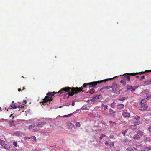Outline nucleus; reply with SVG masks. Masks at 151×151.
<instances>
[{
	"mask_svg": "<svg viewBox=\"0 0 151 151\" xmlns=\"http://www.w3.org/2000/svg\"><path fill=\"white\" fill-rule=\"evenodd\" d=\"M24 102L25 104H26V101H24Z\"/></svg>",
	"mask_w": 151,
	"mask_h": 151,
	"instance_id": "53",
	"label": "nucleus"
},
{
	"mask_svg": "<svg viewBox=\"0 0 151 151\" xmlns=\"http://www.w3.org/2000/svg\"><path fill=\"white\" fill-rule=\"evenodd\" d=\"M130 90H131V91L132 92H133L135 90V89L133 88L132 87V88H131Z\"/></svg>",
	"mask_w": 151,
	"mask_h": 151,
	"instance_id": "39",
	"label": "nucleus"
},
{
	"mask_svg": "<svg viewBox=\"0 0 151 151\" xmlns=\"http://www.w3.org/2000/svg\"><path fill=\"white\" fill-rule=\"evenodd\" d=\"M113 78H110L109 79H106L101 81H96L92 82L87 83H84L82 86L81 87H67L64 88L60 90L58 93H60V96L65 95L66 94L68 95V96H73L75 94H76L78 92L83 91V89L85 87H87L88 86H89V88H94L96 85L98 84H99L104 82L105 83L109 80H112Z\"/></svg>",
	"mask_w": 151,
	"mask_h": 151,
	"instance_id": "1",
	"label": "nucleus"
},
{
	"mask_svg": "<svg viewBox=\"0 0 151 151\" xmlns=\"http://www.w3.org/2000/svg\"><path fill=\"white\" fill-rule=\"evenodd\" d=\"M57 93V92H49L47 94V96H45L44 98L43 99L42 103H47L48 101L50 102L51 101H52L53 100V98L52 97L55 94Z\"/></svg>",
	"mask_w": 151,
	"mask_h": 151,
	"instance_id": "3",
	"label": "nucleus"
},
{
	"mask_svg": "<svg viewBox=\"0 0 151 151\" xmlns=\"http://www.w3.org/2000/svg\"><path fill=\"white\" fill-rule=\"evenodd\" d=\"M21 134L20 132H17L15 133V134L16 135H19Z\"/></svg>",
	"mask_w": 151,
	"mask_h": 151,
	"instance_id": "36",
	"label": "nucleus"
},
{
	"mask_svg": "<svg viewBox=\"0 0 151 151\" xmlns=\"http://www.w3.org/2000/svg\"><path fill=\"white\" fill-rule=\"evenodd\" d=\"M24 107V106H23L20 105L19 106H18V108H23Z\"/></svg>",
	"mask_w": 151,
	"mask_h": 151,
	"instance_id": "45",
	"label": "nucleus"
},
{
	"mask_svg": "<svg viewBox=\"0 0 151 151\" xmlns=\"http://www.w3.org/2000/svg\"><path fill=\"white\" fill-rule=\"evenodd\" d=\"M135 119H136L137 120L139 121V120L140 117L138 116V115H136L134 117Z\"/></svg>",
	"mask_w": 151,
	"mask_h": 151,
	"instance_id": "25",
	"label": "nucleus"
},
{
	"mask_svg": "<svg viewBox=\"0 0 151 151\" xmlns=\"http://www.w3.org/2000/svg\"><path fill=\"white\" fill-rule=\"evenodd\" d=\"M150 81V82H151V79H150L149 80Z\"/></svg>",
	"mask_w": 151,
	"mask_h": 151,
	"instance_id": "54",
	"label": "nucleus"
},
{
	"mask_svg": "<svg viewBox=\"0 0 151 151\" xmlns=\"http://www.w3.org/2000/svg\"><path fill=\"white\" fill-rule=\"evenodd\" d=\"M136 146H137V144H136Z\"/></svg>",
	"mask_w": 151,
	"mask_h": 151,
	"instance_id": "60",
	"label": "nucleus"
},
{
	"mask_svg": "<svg viewBox=\"0 0 151 151\" xmlns=\"http://www.w3.org/2000/svg\"><path fill=\"white\" fill-rule=\"evenodd\" d=\"M4 148L7 150H9L10 148V146L8 144H5L4 145Z\"/></svg>",
	"mask_w": 151,
	"mask_h": 151,
	"instance_id": "19",
	"label": "nucleus"
},
{
	"mask_svg": "<svg viewBox=\"0 0 151 151\" xmlns=\"http://www.w3.org/2000/svg\"><path fill=\"white\" fill-rule=\"evenodd\" d=\"M34 151H39L38 150H37L36 149H35L34 150Z\"/></svg>",
	"mask_w": 151,
	"mask_h": 151,
	"instance_id": "50",
	"label": "nucleus"
},
{
	"mask_svg": "<svg viewBox=\"0 0 151 151\" xmlns=\"http://www.w3.org/2000/svg\"><path fill=\"white\" fill-rule=\"evenodd\" d=\"M151 72V70H146L145 72H141L138 73H127L123 75L124 76L123 78L125 80H127L128 81H129L130 80V77L129 76H134L137 74H142L144 73L145 72Z\"/></svg>",
	"mask_w": 151,
	"mask_h": 151,
	"instance_id": "2",
	"label": "nucleus"
},
{
	"mask_svg": "<svg viewBox=\"0 0 151 151\" xmlns=\"http://www.w3.org/2000/svg\"><path fill=\"white\" fill-rule=\"evenodd\" d=\"M144 84L145 85H146L151 84V82L149 80L148 81H145L144 83Z\"/></svg>",
	"mask_w": 151,
	"mask_h": 151,
	"instance_id": "20",
	"label": "nucleus"
},
{
	"mask_svg": "<svg viewBox=\"0 0 151 151\" xmlns=\"http://www.w3.org/2000/svg\"><path fill=\"white\" fill-rule=\"evenodd\" d=\"M126 99V97H123L120 98L119 99H118L120 101H124V100H125Z\"/></svg>",
	"mask_w": 151,
	"mask_h": 151,
	"instance_id": "29",
	"label": "nucleus"
},
{
	"mask_svg": "<svg viewBox=\"0 0 151 151\" xmlns=\"http://www.w3.org/2000/svg\"><path fill=\"white\" fill-rule=\"evenodd\" d=\"M32 139L33 140H35V141H36V138L35 137V136H34V137H31V138H32Z\"/></svg>",
	"mask_w": 151,
	"mask_h": 151,
	"instance_id": "42",
	"label": "nucleus"
},
{
	"mask_svg": "<svg viewBox=\"0 0 151 151\" xmlns=\"http://www.w3.org/2000/svg\"><path fill=\"white\" fill-rule=\"evenodd\" d=\"M1 108L0 107V110H1Z\"/></svg>",
	"mask_w": 151,
	"mask_h": 151,
	"instance_id": "55",
	"label": "nucleus"
},
{
	"mask_svg": "<svg viewBox=\"0 0 151 151\" xmlns=\"http://www.w3.org/2000/svg\"><path fill=\"white\" fill-rule=\"evenodd\" d=\"M115 77H114L113 78H115Z\"/></svg>",
	"mask_w": 151,
	"mask_h": 151,
	"instance_id": "57",
	"label": "nucleus"
},
{
	"mask_svg": "<svg viewBox=\"0 0 151 151\" xmlns=\"http://www.w3.org/2000/svg\"><path fill=\"white\" fill-rule=\"evenodd\" d=\"M46 124V122L45 121H40L35 124L36 127L41 128Z\"/></svg>",
	"mask_w": 151,
	"mask_h": 151,
	"instance_id": "4",
	"label": "nucleus"
},
{
	"mask_svg": "<svg viewBox=\"0 0 151 151\" xmlns=\"http://www.w3.org/2000/svg\"><path fill=\"white\" fill-rule=\"evenodd\" d=\"M111 87H112L111 86H106L104 87V88H106V89L107 90L110 89V88H111Z\"/></svg>",
	"mask_w": 151,
	"mask_h": 151,
	"instance_id": "28",
	"label": "nucleus"
},
{
	"mask_svg": "<svg viewBox=\"0 0 151 151\" xmlns=\"http://www.w3.org/2000/svg\"><path fill=\"white\" fill-rule=\"evenodd\" d=\"M128 90H130L132 88V86H131L127 85L126 86Z\"/></svg>",
	"mask_w": 151,
	"mask_h": 151,
	"instance_id": "24",
	"label": "nucleus"
},
{
	"mask_svg": "<svg viewBox=\"0 0 151 151\" xmlns=\"http://www.w3.org/2000/svg\"><path fill=\"white\" fill-rule=\"evenodd\" d=\"M113 91H118L119 89V87L116 83H113L112 86H111Z\"/></svg>",
	"mask_w": 151,
	"mask_h": 151,
	"instance_id": "5",
	"label": "nucleus"
},
{
	"mask_svg": "<svg viewBox=\"0 0 151 151\" xmlns=\"http://www.w3.org/2000/svg\"><path fill=\"white\" fill-rule=\"evenodd\" d=\"M25 89V88L24 87H23L22 88V91H23Z\"/></svg>",
	"mask_w": 151,
	"mask_h": 151,
	"instance_id": "49",
	"label": "nucleus"
},
{
	"mask_svg": "<svg viewBox=\"0 0 151 151\" xmlns=\"http://www.w3.org/2000/svg\"><path fill=\"white\" fill-rule=\"evenodd\" d=\"M13 114H11L10 116V117H11V116H12Z\"/></svg>",
	"mask_w": 151,
	"mask_h": 151,
	"instance_id": "52",
	"label": "nucleus"
},
{
	"mask_svg": "<svg viewBox=\"0 0 151 151\" xmlns=\"http://www.w3.org/2000/svg\"><path fill=\"white\" fill-rule=\"evenodd\" d=\"M4 144V141L3 140H0V145H3Z\"/></svg>",
	"mask_w": 151,
	"mask_h": 151,
	"instance_id": "30",
	"label": "nucleus"
},
{
	"mask_svg": "<svg viewBox=\"0 0 151 151\" xmlns=\"http://www.w3.org/2000/svg\"><path fill=\"white\" fill-rule=\"evenodd\" d=\"M116 103L115 101H114L113 103H111L110 105V106L113 108H114L115 107Z\"/></svg>",
	"mask_w": 151,
	"mask_h": 151,
	"instance_id": "16",
	"label": "nucleus"
},
{
	"mask_svg": "<svg viewBox=\"0 0 151 151\" xmlns=\"http://www.w3.org/2000/svg\"><path fill=\"white\" fill-rule=\"evenodd\" d=\"M69 126L71 128H70L71 129H72V128L74 127V125L72 123H70L69 124Z\"/></svg>",
	"mask_w": 151,
	"mask_h": 151,
	"instance_id": "34",
	"label": "nucleus"
},
{
	"mask_svg": "<svg viewBox=\"0 0 151 151\" xmlns=\"http://www.w3.org/2000/svg\"><path fill=\"white\" fill-rule=\"evenodd\" d=\"M147 100L145 99H142L141 101V104H145V103H146Z\"/></svg>",
	"mask_w": 151,
	"mask_h": 151,
	"instance_id": "26",
	"label": "nucleus"
},
{
	"mask_svg": "<svg viewBox=\"0 0 151 151\" xmlns=\"http://www.w3.org/2000/svg\"><path fill=\"white\" fill-rule=\"evenodd\" d=\"M120 83L122 84L123 86H124L126 85V82L124 80H121L120 81Z\"/></svg>",
	"mask_w": 151,
	"mask_h": 151,
	"instance_id": "23",
	"label": "nucleus"
},
{
	"mask_svg": "<svg viewBox=\"0 0 151 151\" xmlns=\"http://www.w3.org/2000/svg\"><path fill=\"white\" fill-rule=\"evenodd\" d=\"M106 136V135L105 134H101V136L100 137V140H102L103 138L104 137H105Z\"/></svg>",
	"mask_w": 151,
	"mask_h": 151,
	"instance_id": "27",
	"label": "nucleus"
},
{
	"mask_svg": "<svg viewBox=\"0 0 151 151\" xmlns=\"http://www.w3.org/2000/svg\"><path fill=\"white\" fill-rule=\"evenodd\" d=\"M36 127V125H35V124L33 125H32L29 126V130L32 132H35L36 130H35L34 128H35Z\"/></svg>",
	"mask_w": 151,
	"mask_h": 151,
	"instance_id": "8",
	"label": "nucleus"
},
{
	"mask_svg": "<svg viewBox=\"0 0 151 151\" xmlns=\"http://www.w3.org/2000/svg\"><path fill=\"white\" fill-rule=\"evenodd\" d=\"M116 106L117 109H121L124 107V105L122 104L119 103Z\"/></svg>",
	"mask_w": 151,
	"mask_h": 151,
	"instance_id": "10",
	"label": "nucleus"
},
{
	"mask_svg": "<svg viewBox=\"0 0 151 151\" xmlns=\"http://www.w3.org/2000/svg\"><path fill=\"white\" fill-rule=\"evenodd\" d=\"M94 92H95L93 88H92V89H90V91H89V93L90 94H92L94 93Z\"/></svg>",
	"mask_w": 151,
	"mask_h": 151,
	"instance_id": "21",
	"label": "nucleus"
},
{
	"mask_svg": "<svg viewBox=\"0 0 151 151\" xmlns=\"http://www.w3.org/2000/svg\"><path fill=\"white\" fill-rule=\"evenodd\" d=\"M109 124L111 126L115 127L116 126L117 123L115 122L111 121H109Z\"/></svg>",
	"mask_w": 151,
	"mask_h": 151,
	"instance_id": "11",
	"label": "nucleus"
},
{
	"mask_svg": "<svg viewBox=\"0 0 151 151\" xmlns=\"http://www.w3.org/2000/svg\"><path fill=\"white\" fill-rule=\"evenodd\" d=\"M105 144L106 145H108L109 143L107 142V141H106L105 143Z\"/></svg>",
	"mask_w": 151,
	"mask_h": 151,
	"instance_id": "46",
	"label": "nucleus"
},
{
	"mask_svg": "<svg viewBox=\"0 0 151 151\" xmlns=\"http://www.w3.org/2000/svg\"><path fill=\"white\" fill-rule=\"evenodd\" d=\"M145 140L146 141H149V142L151 141V138H150L149 137H147L146 138Z\"/></svg>",
	"mask_w": 151,
	"mask_h": 151,
	"instance_id": "31",
	"label": "nucleus"
},
{
	"mask_svg": "<svg viewBox=\"0 0 151 151\" xmlns=\"http://www.w3.org/2000/svg\"><path fill=\"white\" fill-rule=\"evenodd\" d=\"M10 106L12 108L14 109L17 108V106L13 103Z\"/></svg>",
	"mask_w": 151,
	"mask_h": 151,
	"instance_id": "22",
	"label": "nucleus"
},
{
	"mask_svg": "<svg viewBox=\"0 0 151 151\" xmlns=\"http://www.w3.org/2000/svg\"><path fill=\"white\" fill-rule=\"evenodd\" d=\"M142 123L140 121H134L133 122L134 125V126H137L139 125Z\"/></svg>",
	"mask_w": 151,
	"mask_h": 151,
	"instance_id": "14",
	"label": "nucleus"
},
{
	"mask_svg": "<svg viewBox=\"0 0 151 151\" xmlns=\"http://www.w3.org/2000/svg\"><path fill=\"white\" fill-rule=\"evenodd\" d=\"M13 145L15 147H17V143L16 142H14Z\"/></svg>",
	"mask_w": 151,
	"mask_h": 151,
	"instance_id": "38",
	"label": "nucleus"
},
{
	"mask_svg": "<svg viewBox=\"0 0 151 151\" xmlns=\"http://www.w3.org/2000/svg\"><path fill=\"white\" fill-rule=\"evenodd\" d=\"M18 90L19 92H20L21 91V89L20 88L18 89Z\"/></svg>",
	"mask_w": 151,
	"mask_h": 151,
	"instance_id": "48",
	"label": "nucleus"
},
{
	"mask_svg": "<svg viewBox=\"0 0 151 151\" xmlns=\"http://www.w3.org/2000/svg\"><path fill=\"white\" fill-rule=\"evenodd\" d=\"M104 88V87L101 88L100 89V91H102V92H104L106 91V88Z\"/></svg>",
	"mask_w": 151,
	"mask_h": 151,
	"instance_id": "32",
	"label": "nucleus"
},
{
	"mask_svg": "<svg viewBox=\"0 0 151 151\" xmlns=\"http://www.w3.org/2000/svg\"><path fill=\"white\" fill-rule=\"evenodd\" d=\"M63 117H68L67 115H65L63 116Z\"/></svg>",
	"mask_w": 151,
	"mask_h": 151,
	"instance_id": "47",
	"label": "nucleus"
},
{
	"mask_svg": "<svg viewBox=\"0 0 151 151\" xmlns=\"http://www.w3.org/2000/svg\"><path fill=\"white\" fill-rule=\"evenodd\" d=\"M109 114L113 117H114L116 115V111L111 109H109Z\"/></svg>",
	"mask_w": 151,
	"mask_h": 151,
	"instance_id": "9",
	"label": "nucleus"
},
{
	"mask_svg": "<svg viewBox=\"0 0 151 151\" xmlns=\"http://www.w3.org/2000/svg\"><path fill=\"white\" fill-rule=\"evenodd\" d=\"M73 115V113H70L69 114L67 115L68 117H69L72 116Z\"/></svg>",
	"mask_w": 151,
	"mask_h": 151,
	"instance_id": "40",
	"label": "nucleus"
},
{
	"mask_svg": "<svg viewBox=\"0 0 151 151\" xmlns=\"http://www.w3.org/2000/svg\"><path fill=\"white\" fill-rule=\"evenodd\" d=\"M9 124L11 127L14 126L15 125V124L14 123V122L13 120L9 121Z\"/></svg>",
	"mask_w": 151,
	"mask_h": 151,
	"instance_id": "17",
	"label": "nucleus"
},
{
	"mask_svg": "<svg viewBox=\"0 0 151 151\" xmlns=\"http://www.w3.org/2000/svg\"><path fill=\"white\" fill-rule=\"evenodd\" d=\"M123 116L125 117H129L130 116L129 113L126 110H124L122 113Z\"/></svg>",
	"mask_w": 151,
	"mask_h": 151,
	"instance_id": "7",
	"label": "nucleus"
},
{
	"mask_svg": "<svg viewBox=\"0 0 151 151\" xmlns=\"http://www.w3.org/2000/svg\"><path fill=\"white\" fill-rule=\"evenodd\" d=\"M31 138V137H25V139H29Z\"/></svg>",
	"mask_w": 151,
	"mask_h": 151,
	"instance_id": "43",
	"label": "nucleus"
},
{
	"mask_svg": "<svg viewBox=\"0 0 151 151\" xmlns=\"http://www.w3.org/2000/svg\"><path fill=\"white\" fill-rule=\"evenodd\" d=\"M107 107L108 106H107V105H105L104 107V110H106L107 108Z\"/></svg>",
	"mask_w": 151,
	"mask_h": 151,
	"instance_id": "37",
	"label": "nucleus"
},
{
	"mask_svg": "<svg viewBox=\"0 0 151 151\" xmlns=\"http://www.w3.org/2000/svg\"><path fill=\"white\" fill-rule=\"evenodd\" d=\"M145 149L146 150H147V151H151V147H145Z\"/></svg>",
	"mask_w": 151,
	"mask_h": 151,
	"instance_id": "35",
	"label": "nucleus"
},
{
	"mask_svg": "<svg viewBox=\"0 0 151 151\" xmlns=\"http://www.w3.org/2000/svg\"><path fill=\"white\" fill-rule=\"evenodd\" d=\"M76 127H79L80 126V124L79 122H77L76 123Z\"/></svg>",
	"mask_w": 151,
	"mask_h": 151,
	"instance_id": "33",
	"label": "nucleus"
},
{
	"mask_svg": "<svg viewBox=\"0 0 151 151\" xmlns=\"http://www.w3.org/2000/svg\"><path fill=\"white\" fill-rule=\"evenodd\" d=\"M137 133L138 135L141 136H142L144 134V132L142 131L139 130L137 132Z\"/></svg>",
	"mask_w": 151,
	"mask_h": 151,
	"instance_id": "15",
	"label": "nucleus"
},
{
	"mask_svg": "<svg viewBox=\"0 0 151 151\" xmlns=\"http://www.w3.org/2000/svg\"><path fill=\"white\" fill-rule=\"evenodd\" d=\"M140 137L138 134H136L133 137V138L134 140H139Z\"/></svg>",
	"mask_w": 151,
	"mask_h": 151,
	"instance_id": "12",
	"label": "nucleus"
},
{
	"mask_svg": "<svg viewBox=\"0 0 151 151\" xmlns=\"http://www.w3.org/2000/svg\"><path fill=\"white\" fill-rule=\"evenodd\" d=\"M75 104V102L74 101H73L72 102V106H74Z\"/></svg>",
	"mask_w": 151,
	"mask_h": 151,
	"instance_id": "44",
	"label": "nucleus"
},
{
	"mask_svg": "<svg viewBox=\"0 0 151 151\" xmlns=\"http://www.w3.org/2000/svg\"><path fill=\"white\" fill-rule=\"evenodd\" d=\"M148 130L151 133V125L148 128Z\"/></svg>",
	"mask_w": 151,
	"mask_h": 151,
	"instance_id": "41",
	"label": "nucleus"
},
{
	"mask_svg": "<svg viewBox=\"0 0 151 151\" xmlns=\"http://www.w3.org/2000/svg\"><path fill=\"white\" fill-rule=\"evenodd\" d=\"M22 77H23V78H24V77H23V76H22Z\"/></svg>",
	"mask_w": 151,
	"mask_h": 151,
	"instance_id": "58",
	"label": "nucleus"
},
{
	"mask_svg": "<svg viewBox=\"0 0 151 151\" xmlns=\"http://www.w3.org/2000/svg\"><path fill=\"white\" fill-rule=\"evenodd\" d=\"M137 143L139 144V146H140L141 145L140 144H139L138 142H137Z\"/></svg>",
	"mask_w": 151,
	"mask_h": 151,
	"instance_id": "51",
	"label": "nucleus"
},
{
	"mask_svg": "<svg viewBox=\"0 0 151 151\" xmlns=\"http://www.w3.org/2000/svg\"><path fill=\"white\" fill-rule=\"evenodd\" d=\"M147 104H141L140 110L142 111H144L147 110L148 107V106H147Z\"/></svg>",
	"mask_w": 151,
	"mask_h": 151,
	"instance_id": "6",
	"label": "nucleus"
},
{
	"mask_svg": "<svg viewBox=\"0 0 151 151\" xmlns=\"http://www.w3.org/2000/svg\"><path fill=\"white\" fill-rule=\"evenodd\" d=\"M135 78L137 79L140 78V81H142L145 78V76L143 75L141 76H135Z\"/></svg>",
	"mask_w": 151,
	"mask_h": 151,
	"instance_id": "13",
	"label": "nucleus"
},
{
	"mask_svg": "<svg viewBox=\"0 0 151 151\" xmlns=\"http://www.w3.org/2000/svg\"><path fill=\"white\" fill-rule=\"evenodd\" d=\"M150 98H151V96H150Z\"/></svg>",
	"mask_w": 151,
	"mask_h": 151,
	"instance_id": "59",
	"label": "nucleus"
},
{
	"mask_svg": "<svg viewBox=\"0 0 151 151\" xmlns=\"http://www.w3.org/2000/svg\"><path fill=\"white\" fill-rule=\"evenodd\" d=\"M14 116H13V117H12V119H13V118H14Z\"/></svg>",
	"mask_w": 151,
	"mask_h": 151,
	"instance_id": "56",
	"label": "nucleus"
},
{
	"mask_svg": "<svg viewBox=\"0 0 151 151\" xmlns=\"http://www.w3.org/2000/svg\"><path fill=\"white\" fill-rule=\"evenodd\" d=\"M126 150L129 151H132V150H137V149L134 147H133L132 148L130 147L126 149Z\"/></svg>",
	"mask_w": 151,
	"mask_h": 151,
	"instance_id": "18",
	"label": "nucleus"
}]
</instances>
